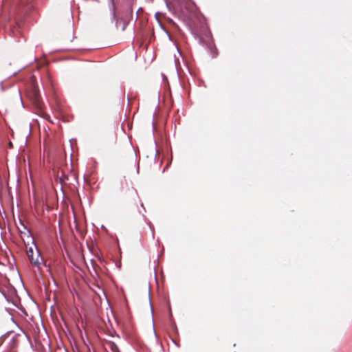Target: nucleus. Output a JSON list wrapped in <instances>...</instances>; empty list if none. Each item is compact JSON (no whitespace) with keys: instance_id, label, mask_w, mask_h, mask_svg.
I'll use <instances>...</instances> for the list:
<instances>
[{"instance_id":"3","label":"nucleus","mask_w":352,"mask_h":352,"mask_svg":"<svg viewBox=\"0 0 352 352\" xmlns=\"http://www.w3.org/2000/svg\"><path fill=\"white\" fill-rule=\"evenodd\" d=\"M107 346L109 349V352H120L118 346L113 342H108Z\"/></svg>"},{"instance_id":"4","label":"nucleus","mask_w":352,"mask_h":352,"mask_svg":"<svg viewBox=\"0 0 352 352\" xmlns=\"http://www.w3.org/2000/svg\"><path fill=\"white\" fill-rule=\"evenodd\" d=\"M9 146H10V147H12V142H10V143H9Z\"/></svg>"},{"instance_id":"1","label":"nucleus","mask_w":352,"mask_h":352,"mask_svg":"<svg viewBox=\"0 0 352 352\" xmlns=\"http://www.w3.org/2000/svg\"><path fill=\"white\" fill-rule=\"evenodd\" d=\"M33 246L30 247L27 250V256L31 263L40 269L41 266L44 264V261L36 245L33 243Z\"/></svg>"},{"instance_id":"2","label":"nucleus","mask_w":352,"mask_h":352,"mask_svg":"<svg viewBox=\"0 0 352 352\" xmlns=\"http://www.w3.org/2000/svg\"><path fill=\"white\" fill-rule=\"evenodd\" d=\"M131 12L132 11L130 9H129L126 12L124 18H118L115 10H113V15L114 19L116 20V26L118 28L120 27L122 29V30H124L128 23V21L129 19L130 15L131 14Z\"/></svg>"}]
</instances>
